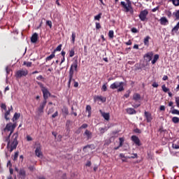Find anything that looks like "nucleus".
I'll return each mask as SVG.
<instances>
[{"label": "nucleus", "instance_id": "obj_1", "mask_svg": "<svg viewBox=\"0 0 179 179\" xmlns=\"http://www.w3.org/2000/svg\"><path fill=\"white\" fill-rule=\"evenodd\" d=\"M19 138V131H16L11 138L9 136H4L3 141L4 142H7V149L9 150L10 153H12L16 148H17V145H19V141H17V138Z\"/></svg>", "mask_w": 179, "mask_h": 179}, {"label": "nucleus", "instance_id": "obj_2", "mask_svg": "<svg viewBox=\"0 0 179 179\" xmlns=\"http://www.w3.org/2000/svg\"><path fill=\"white\" fill-rule=\"evenodd\" d=\"M120 5L123 9V12L128 13L129 12L130 15H134V7H132V2L131 0H126L125 1H121Z\"/></svg>", "mask_w": 179, "mask_h": 179}, {"label": "nucleus", "instance_id": "obj_3", "mask_svg": "<svg viewBox=\"0 0 179 179\" xmlns=\"http://www.w3.org/2000/svg\"><path fill=\"white\" fill-rule=\"evenodd\" d=\"M15 128H16V124L15 123H8L6 124V127L2 131V135H6V136H9L10 138V135L13 134V131H15Z\"/></svg>", "mask_w": 179, "mask_h": 179}, {"label": "nucleus", "instance_id": "obj_4", "mask_svg": "<svg viewBox=\"0 0 179 179\" xmlns=\"http://www.w3.org/2000/svg\"><path fill=\"white\" fill-rule=\"evenodd\" d=\"M36 83L41 87V90L43 96V101H47V100H48V98L51 96V93L50 92V91H48V89L47 87H44L43 83L38 81H36Z\"/></svg>", "mask_w": 179, "mask_h": 179}, {"label": "nucleus", "instance_id": "obj_5", "mask_svg": "<svg viewBox=\"0 0 179 179\" xmlns=\"http://www.w3.org/2000/svg\"><path fill=\"white\" fill-rule=\"evenodd\" d=\"M112 90L117 89V92H124V82H115L110 86Z\"/></svg>", "mask_w": 179, "mask_h": 179}, {"label": "nucleus", "instance_id": "obj_6", "mask_svg": "<svg viewBox=\"0 0 179 179\" xmlns=\"http://www.w3.org/2000/svg\"><path fill=\"white\" fill-rule=\"evenodd\" d=\"M29 75V71L27 69H21L15 72V78H23V76H27Z\"/></svg>", "mask_w": 179, "mask_h": 179}, {"label": "nucleus", "instance_id": "obj_7", "mask_svg": "<svg viewBox=\"0 0 179 179\" xmlns=\"http://www.w3.org/2000/svg\"><path fill=\"white\" fill-rule=\"evenodd\" d=\"M148 15H149V11H148V10L145 9L144 10L141 11L138 17L141 20V22H145V20H146Z\"/></svg>", "mask_w": 179, "mask_h": 179}, {"label": "nucleus", "instance_id": "obj_8", "mask_svg": "<svg viewBox=\"0 0 179 179\" xmlns=\"http://www.w3.org/2000/svg\"><path fill=\"white\" fill-rule=\"evenodd\" d=\"M73 73H75V72L73 71V70H72V69H69V83H68V87H71V83L72 81H75V79H73Z\"/></svg>", "mask_w": 179, "mask_h": 179}, {"label": "nucleus", "instance_id": "obj_9", "mask_svg": "<svg viewBox=\"0 0 179 179\" xmlns=\"http://www.w3.org/2000/svg\"><path fill=\"white\" fill-rule=\"evenodd\" d=\"M47 104V101H43L42 103H40L38 108V112L39 114H43L44 113V108Z\"/></svg>", "mask_w": 179, "mask_h": 179}, {"label": "nucleus", "instance_id": "obj_10", "mask_svg": "<svg viewBox=\"0 0 179 179\" xmlns=\"http://www.w3.org/2000/svg\"><path fill=\"white\" fill-rule=\"evenodd\" d=\"M131 140L135 143L136 146H141L142 143H141V140L138 136H132Z\"/></svg>", "mask_w": 179, "mask_h": 179}, {"label": "nucleus", "instance_id": "obj_11", "mask_svg": "<svg viewBox=\"0 0 179 179\" xmlns=\"http://www.w3.org/2000/svg\"><path fill=\"white\" fill-rule=\"evenodd\" d=\"M144 117H145L147 122H152V120H153V117H152V113H150V112H148L145 110L144 112Z\"/></svg>", "mask_w": 179, "mask_h": 179}, {"label": "nucleus", "instance_id": "obj_12", "mask_svg": "<svg viewBox=\"0 0 179 179\" xmlns=\"http://www.w3.org/2000/svg\"><path fill=\"white\" fill-rule=\"evenodd\" d=\"M153 52H148L144 55V59L145 61H148V62H150L152 58H153Z\"/></svg>", "mask_w": 179, "mask_h": 179}, {"label": "nucleus", "instance_id": "obj_13", "mask_svg": "<svg viewBox=\"0 0 179 179\" xmlns=\"http://www.w3.org/2000/svg\"><path fill=\"white\" fill-rule=\"evenodd\" d=\"M18 177L21 179H26V171L24 169H20L18 172Z\"/></svg>", "mask_w": 179, "mask_h": 179}, {"label": "nucleus", "instance_id": "obj_14", "mask_svg": "<svg viewBox=\"0 0 179 179\" xmlns=\"http://www.w3.org/2000/svg\"><path fill=\"white\" fill-rule=\"evenodd\" d=\"M160 24L162 26H167L169 24V20L166 17H162L159 20Z\"/></svg>", "mask_w": 179, "mask_h": 179}, {"label": "nucleus", "instance_id": "obj_15", "mask_svg": "<svg viewBox=\"0 0 179 179\" xmlns=\"http://www.w3.org/2000/svg\"><path fill=\"white\" fill-rule=\"evenodd\" d=\"M99 111H100L102 117L104 118V120H106V121H109L110 120V113H104L101 110H100Z\"/></svg>", "mask_w": 179, "mask_h": 179}, {"label": "nucleus", "instance_id": "obj_16", "mask_svg": "<svg viewBox=\"0 0 179 179\" xmlns=\"http://www.w3.org/2000/svg\"><path fill=\"white\" fill-rule=\"evenodd\" d=\"M35 153L38 157H42L43 152H41V147L38 146L35 150Z\"/></svg>", "mask_w": 179, "mask_h": 179}, {"label": "nucleus", "instance_id": "obj_17", "mask_svg": "<svg viewBox=\"0 0 179 179\" xmlns=\"http://www.w3.org/2000/svg\"><path fill=\"white\" fill-rule=\"evenodd\" d=\"M38 40V34L34 33L31 38V43H37Z\"/></svg>", "mask_w": 179, "mask_h": 179}, {"label": "nucleus", "instance_id": "obj_18", "mask_svg": "<svg viewBox=\"0 0 179 179\" xmlns=\"http://www.w3.org/2000/svg\"><path fill=\"white\" fill-rule=\"evenodd\" d=\"M13 110V107L11 106L10 109H8L6 110L4 115V118L6 120V121H9L10 118L8 117V115H10V110Z\"/></svg>", "mask_w": 179, "mask_h": 179}, {"label": "nucleus", "instance_id": "obj_19", "mask_svg": "<svg viewBox=\"0 0 179 179\" xmlns=\"http://www.w3.org/2000/svg\"><path fill=\"white\" fill-rule=\"evenodd\" d=\"M126 113H127L129 115H134V114H136V110L132 108H127L126 109Z\"/></svg>", "mask_w": 179, "mask_h": 179}, {"label": "nucleus", "instance_id": "obj_20", "mask_svg": "<svg viewBox=\"0 0 179 179\" xmlns=\"http://www.w3.org/2000/svg\"><path fill=\"white\" fill-rule=\"evenodd\" d=\"M70 69L73 71H78V60H75L73 64H71Z\"/></svg>", "mask_w": 179, "mask_h": 179}, {"label": "nucleus", "instance_id": "obj_21", "mask_svg": "<svg viewBox=\"0 0 179 179\" xmlns=\"http://www.w3.org/2000/svg\"><path fill=\"white\" fill-rule=\"evenodd\" d=\"M84 135L87 136V139L89 140V139H92V136L93 134L90 131L86 129L84 133Z\"/></svg>", "mask_w": 179, "mask_h": 179}, {"label": "nucleus", "instance_id": "obj_22", "mask_svg": "<svg viewBox=\"0 0 179 179\" xmlns=\"http://www.w3.org/2000/svg\"><path fill=\"white\" fill-rule=\"evenodd\" d=\"M20 118V113H15L13 117V122H15V121H17Z\"/></svg>", "mask_w": 179, "mask_h": 179}, {"label": "nucleus", "instance_id": "obj_23", "mask_svg": "<svg viewBox=\"0 0 179 179\" xmlns=\"http://www.w3.org/2000/svg\"><path fill=\"white\" fill-rule=\"evenodd\" d=\"M53 58H55V53L52 52V54L46 57L45 61L46 62H48V61H51V59H52Z\"/></svg>", "mask_w": 179, "mask_h": 179}, {"label": "nucleus", "instance_id": "obj_24", "mask_svg": "<svg viewBox=\"0 0 179 179\" xmlns=\"http://www.w3.org/2000/svg\"><path fill=\"white\" fill-rule=\"evenodd\" d=\"M149 40H150V36H147L144 38V45H145L147 47H149Z\"/></svg>", "mask_w": 179, "mask_h": 179}, {"label": "nucleus", "instance_id": "obj_25", "mask_svg": "<svg viewBox=\"0 0 179 179\" xmlns=\"http://www.w3.org/2000/svg\"><path fill=\"white\" fill-rule=\"evenodd\" d=\"M159 55H155L153 59L152 60V65H155L156 62H157V60L159 59Z\"/></svg>", "mask_w": 179, "mask_h": 179}, {"label": "nucleus", "instance_id": "obj_26", "mask_svg": "<svg viewBox=\"0 0 179 179\" xmlns=\"http://www.w3.org/2000/svg\"><path fill=\"white\" fill-rule=\"evenodd\" d=\"M76 40V33L72 32V35H71V43H72V44H75Z\"/></svg>", "mask_w": 179, "mask_h": 179}, {"label": "nucleus", "instance_id": "obj_27", "mask_svg": "<svg viewBox=\"0 0 179 179\" xmlns=\"http://www.w3.org/2000/svg\"><path fill=\"white\" fill-rule=\"evenodd\" d=\"M62 111L63 114H65V115H68L69 114V110H68V108H66V106L63 107Z\"/></svg>", "mask_w": 179, "mask_h": 179}, {"label": "nucleus", "instance_id": "obj_28", "mask_svg": "<svg viewBox=\"0 0 179 179\" xmlns=\"http://www.w3.org/2000/svg\"><path fill=\"white\" fill-rule=\"evenodd\" d=\"M133 99L136 101H138V100H141V94H134V96H133Z\"/></svg>", "mask_w": 179, "mask_h": 179}, {"label": "nucleus", "instance_id": "obj_29", "mask_svg": "<svg viewBox=\"0 0 179 179\" xmlns=\"http://www.w3.org/2000/svg\"><path fill=\"white\" fill-rule=\"evenodd\" d=\"M75 55V48H73L69 50V57L72 58Z\"/></svg>", "mask_w": 179, "mask_h": 179}, {"label": "nucleus", "instance_id": "obj_30", "mask_svg": "<svg viewBox=\"0 0 179 179\" xmlns=\"http://www.w3.org/2000/svg\"><path fill=\"white\" fill-rule=\"evenodd\" d=\"M61 50H62V44L59 45L53 50V52H54V54H55V52H57V51H61Z\"/></svg>", "mask_w": 179, "mask_h": 179}, {"label": "nucleus", "instance_id": "obj_31", "mask_svg": "<svg viewBox=\"0 0 179 179\" xmlns=\"http://www.w3.org/2000/svg\"><path fill=\"white\" fill-rule=\"evenodd\" d=\"M17 157H19V152L18 151L15 152V155L13 156V160L14 162H16V160H17Z\"/></svg>", "mask_w": 179, "mask_h": 179}, {"label": "nucleus", "instance_id": "obj_32", "mask_svg": "<svg viewBox=\"0 0 179 179\" xmlns=\"http://www.w3.org/2000/svg\"><path fill=\"white\" fill-rule=\"evenodd\" d=\"M170 2H172L174 6H179V0H169Z\"/></svg>", "mask_w": 179, "mask_h": 179}, {"label": "nucleus", "instance_id": "obj_33", "mask_svg": "<svg viewBox=\"0 0 179 179\" xmlns=\"http://www.w3.org/2000/svg\"><path fill=\"white\" fill-rule=\"evenodd\" d=\"M172 122H173V124H178V122H179V117H173L172 118Z\"/></svg>", "mask_w": 179, "mask_h": 179}, {"label": "nucleus", "instance_id": "obj_34", "mask_svg": "<svg viewBox=\"0 0 179 179\" xmlns=\"http://www.w3.org/2000/svg\"><path fill=\"white\" fill-rule=\"evenodd\" d=\"M120 144L119 148H122V145H124V141H125L123 137L119 138Z\"/></svg>", "mask_w": 179, "mask_h": 179}, {"label": "nucleus", "instance_id": "obj_35", "mask_svg": "<svg viewBox=\"0 0 179 179\" xmlns=\"http://www.w3.org/2000/svg\"><path fill=\"white\" fill-rule=\"evenodd\" d=\"M109 38H114V31L110 30L108 32Z\"/></svg>", "mask_w": 179, "mask_h": 179}, {"label": "nucleus", "instance_id": "obj_36", "mask_svg": "<svg viewBox=\"0 0 179 179\" xmlns=\"http://www.w3.org/2000/svg\"><path fill=\"white\" fill-rule=\"evenodd\" d=\"M171 114H173L175 115H179V110L177 109H172Z\"/></svg>", "mask_w": 179, "mask_h": 179}, {"label": "nucleus", "instance_id": "obj_37", "mask_svg": "<svg viewBox=\"0 0 179 179\" xmlns=\"http://www.w3.org/2000/svg\"><path fill=\"white\" fill-rule=\"evenodd\" d=\"M32 63L31 62H24L23 65H25V66H27V68H30L31 66Z\"/></svg>", "mask_w": 179, "mask_h": 179}, {"label": "nucleus", "instance_id": "obj_38", "mask_svg": "<svg viewBox=\"0 0 179 179\" xmlns=\"http://www.w3.org/2000/svg\"><path fill=\"white\" fill-rule=\"evenodd\" d=\"M162 89L163 92H164V93H167V92L170 91V90L169 88L166 87V85H163L162 86Z\"/></svg>", "mask_w": 179, "mask_h": 179}, {"label": "nucleus", "instance_id": "obj_39", "mask_svg": "<svg viewBox=\"0 0 179 179\" xmlns=\"http://www.w3.org/2000/svg\"><path fill=\"white\" fill-rule=\"evenodd\" d=\"M173 15L175 16L176 19L179 20V10H178L176 12H173Z\"/></svg>", "mask_w": 179, "mask_h": 179}, {"label": "nucleus", "instance_id": "obj_40", "mask_svg": "<svg viewBox=\"0 0 179 179\" xmlns=\"http://www.w3.org/2000/svg\"><path fill=\"white\" fill-rule=\"evenodd\" d=\"M101 19V13H99V15L94 16V20H100Z\"/></svg>", "mask_w": 179, "mask_h": 179}, {"label": "nucleus", "instance_id": "obj_41", "mask_svg": "<svg viewBox=\"0 0 179 179\" xmlns=\"http://www.w3.org/2000/svg\"><path fill=\"white\" fill-rule=\"evenodd\" d=\"M173 149H179V143L172 144Z\"/></svg>", "mask_w": 179, "mask_h": 179}, {"label": "nucleus", "instance_id": "obj_42", "mask_svg": "<svg viewBox=\"0 0 179 179\" xmlns=\"http://www.w3.org/2000/svg\"><path fill=\"white\" fill-rule=\"evenodd\" d=\"M46 24L49 26L50 29H52V22L48 20L46 21Z\"/></svg>", "mask_w": 179, "mask_h": 179}, {"label": "nucleus", "instance_id": "obj_43", "mask_svg": "<svg viewBox=\"0 0 179 179\" xmlns=\"http://www.w3.org/2000/svg\"><path fill=\"white\" fill-rule=\"evenodd\" d=\"M107 84H103L101 87L102 92H107Z\"/></svg>", "mask_w": 179, "mask_h": 179}, {"label": "nucleus", "instance_id": "obj_44", "mask_svg": "<svg viewBox=\"0 0 179 179\" xmlns=\"http://www.w3.org/2000/svg\"><path fill=\"white\" fill-rule=\"evenodd\" d=\"M127 159H138V154H133V156L127 157Z\"/></svg>", "mask_w": 179, "mask_h": 179}, {"label": "nucleus", "instance_id": "obj_45", "mask_svg": "<svg viewBox=\"0 0 179 179\" xmlns=\"http://www.w3.org/2000/svg\"><path fill=\"white\" fill-rule=\"evenodd\" d=\"M175 101H176L177 107L179 108V96L175 97Z\"/></svg>", "mask_w": 179, "mask_h": 179}, {"label": "nucleus", "instance_id": "obj_46", "mask_svg": "<svg viewBox=\"0 0 179 179\" xmlns=\"http://www.w3.org/2000/svg\"><path fill=\"white\" fill-rule=\"evenodd\" d=\"M86 111L88 113H92V106H90V105H87L86 106Z\"/></svg>", "mask_w": 179, "mask_h": 179}, {"label": "nucleus", "instance_id": "obj_47", "mask_svg": "<svg viewBox=\"0 0 179 179\" xmlns=\"http://www.w3.org/2000/svg\"><path fill=\"white\" fill-rule=\"evenodd\" d=\"M96 99L98 100H100L101 101H106V99L103 98V96H97Z\"/></svg>", "mask_w": 179, "mask_h": 179}, {"label": "nucleus", "instance_id": "obj_48", "mask_svg": "<svg viewBox=\"0 0 179 179\" xmlns=\"http://www.w3.org/2000/svg\"><path fill=\"white\" fill-rule=\"evenodd\" d=\"M131 33H139V31L135 27L131 28Z\"/></svg>", "mask_w": 179, "mask_h": 179}, {"label": "nucleus", "instance_id": "obj_49", "mask_svg": "<svg viewBox=\"0 0 179 179\" xmlns=\"http://www.w3.org/2000/svg\"><path fill=\"white\" fill-rule=\"evenodd\" d=\"M173 104H174V102L173 101H170L169 103V107H171V110H173V108H174V106H173Z\"/></svg>", "mask_w": 179, "mask_h": 179}, {"label": "nucleus", "instance_id": "obj_50", "mask_svg": "<svg viewBox=\"0 0 179 179\" xmlns=\"http://www.w3.org/2000/svg\"><path fill=\"white\" fill-rule=\"evenodd\" d=\"M1 108H2L3 110H4L5 111H6V104L5 103H1L0 106Z\"/></svg>", "mask_w": 179, "mask_h": 179}, {"label": "nucleus", "instance_id": "obj_51", "mask_svg": "<svg viewBox=\"0 0 179 179\" xmlns=\"http://www.w3.org/2000/svg\"><path fill=\"white\" fill-rule=\"evenodd\" d=\"M96 29L99 30V29H101V25L100 24V22H96Z\"/></svg>", "mask_w": 179, "mask_h": 179}, {"label": "nucleus", "instance_id": "obj_52", "mask_svg": "<svg viewBox=\"0 0 179 179\" xmlns=\"http://www.w3.org/2000/svg\"><path fill=\"white\" fill-rule=\"evenodd\" d=\"M88 125L87 124H83L81 127H80V128L81 129H86V128H87Z\"/></svg>", "mask_w": 179, "mask_h": 179}, {"label": "nucleus", "instance_id": "obj_53", "mask_svg": "<svg viewBox=\"0 0 179 179\" xmlns=\"http://www.w3.org/2000/svg\"><path fill=\"white\" fill-rule=\"evenodd\" d=\"M134 132L136 134H142V131H141V129H135Z\"/></svg>", "mask_w": 179, "mask_h": 179}, {"label": "nucleus", "instance_id": "obj_54", "mask_svg": "<svg viewBox=\"0 0 179 179\" xmlns=\"http://www.w3.org/2000/svg\"><path fill=\"white\" fill-rule=\"evenodd\" d=\"M37 80H43L44 79V77H43V76H38V77H36Z\"/></svg>", "mask_w": 179, "mask_h": 179}, {"label": "nucleus", "instance_id": "obj_55", "mask_svg": "<svg viewBox=\"0 0 179 179\" xmlns=\"http://www.w3.org/2000/svg\"><path fill=\"white\" fill-rule=\"evenodd\" d=\"M99 131L101 132V134H104V132H106V128H99Z\"/></svg>", "mask_w": 179, "mask_h": 179}, {"label": "nucleus", "instance_id": "obj_56", "mask_svg": "<svg viewBox=\"0 0 179 179\" xmlns=\"http://www.w3.org/2000/svg\"><path fill=\"white\" fill-rule=\"evenodd\" d=\"M152 87H159V84L157 83L154 82L152 85Z\"/></svg>", "mask_w": 179, "mask_h": 179}, {"label": "nucleus", "instance_id": "obj_57", "mask_svg": "<svg viewBox=\"0 0 179 179\" xmlns=\"http://www.w3.org/2000/svg\"><path fill=\"white\" fill-rule=\"evenodd\" d=\"M126 45H132V41L131 40H129L128 42L124 43Z\"/></svg>", "mask_w": 179, "mask_h": 179}, {"label": "nucleus", "instance_id": "obj_58", "mask_svg": "<svg viewBox=\"0 0 179 179\" xmlns=\"http://www.w3.org/2000/svg\"><path fill=\"white\" fill-rule=\"evenodd\" d=\"M55 117H58V111H56V112L52 115V118H55Z\"/></svg>", "mask_w": 179, "mask_h": 179}, {"label": "nucleus", "instance_id": "obj_59", "mask_svg": "<svg viewBox=\"0 0 179 179\" xmlns=\"http://www.w3.org/2000/svg\"><path fill=\"white\" fill-rule=\"evenodd\" d=\"M132 107H134V108H138V107H141V104H134L132 105Z\"/></svg>", "mask_w": 179, "mask_h": 179}, {"label": "nucleus", "instance_id": "obj_60", "mask_svg": "<svg viewBox=\"0 0 179 179\" xmlns=\"http://www.w3.org/2000/svg\"><path fill=\"white\" fill-rule=\"evenodd\" d=\"M6 71L7 75H9V73H10V69H9V67L7 66L6 68Z\"/></svg>", "mask_w": 179, "mask_h": 179}, {"label": "nucleus", "instance_id": "obj_61", "mask_svg": "<svg viewBox=\"0 0 179 179\" xmlns=\"http://www.w3.org/2000/svg\"><path fill=\"white\" fill-rule=\"evenodd\" d=\"M81 128L80 127H79L77 130H76V134H77L78 135H79V134H80V132H81Z\"/></svg>", "mask_w": 179, "mask_h": 179}, {"label": "nucleus", "instance_id": "obj_62", "mask_svg": "<svg viewBox=\"0 0 179 179\" xmlns=\"http://www.w3.org/2000/svg\"><path fill=\"white\" fill-rule=\"evenodd\" d=\"M27 140L28 142H30L31 141H33V138L30 136H27Z\"/></svg>", "mask_w": 179, "mask_h": 179}, {"label": "nucleus", "instance_id": "obj_63", "mask_svg": "<svg viewBox=\"0 0 179 179\" xmlns=\"http://www.w3.org/2000/svg\"><path fill=\"white\" fill-rule=\"evenodd\" d=\"M74 87H79V83L78 82H76L75 80H74Z\"/></svg>", "mask_w": 179, "mask_h": 179}, {"label": "nucleus", "instance_id": "obj_64", "mask_svg": "<svg viewBox=\"0 0 179 179\" xmlns=\"http://www.w3.org/2000/svg\"><path fill=\"white\" fill-rule=\"evenodd\" d=\"M62 179H68V178H66V173H63V175H62Z\"/></svg>", "mask_w": 179, "mask_h": 179}]
</instances>
